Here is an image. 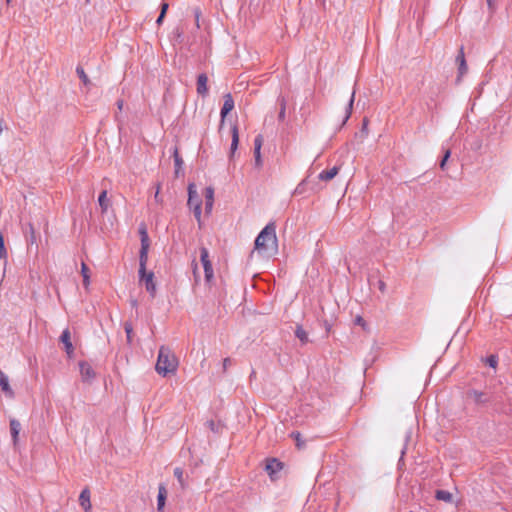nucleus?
<instances>
[{
  "label": "nucleus",
  "instance_id": "nucleus-33",
  "mask_svg": "<svg viewBox=\"0 0 512 512\" xmlns=\"http://www.w3.org/2000/svg\"><path fill=\"white\" fill-rule=\"evenodd\" d=\"M174 161H175V166H176V171L175 172H176V174H178V171H179V169L181 168V166L183 164V160L179 156L177 149L174 150Z\"/></svg>",
  "mask_w": 512,
  "mask_h": 512
},
{
  "label": "nucleus",
  "instance_id": "nucleus-43",
  "mask_svg": "<svg viewBox=\"0 0 512 512\" xmlns=\"http://www.w3.org/2000/svg\"><path fill=\"white\" fill-rule=\"evenodd\" d=\"M123 105H124L123 100H118V101H117V107H118V109H119L120 111L123 109Z\"/></svg>",
  "mask_w": 512,
  "mask_h": 512
},
{
  "label": "nucleus",
  "instance_id": "nucleus-31",
  "mask_svg": "<svg viewBox=\"0 0 512 512\" xmlns=\"http://www.w3.org/2000/svg\"><path fill=\"white\" fill-rule=\"evenodd\" d=\"M124 330L127 336V342L130 344L132 342V333H133V326L130 322L124 323Z\"/></svg>",
  "mask_w": 512,
  "mask_h": 512
},
{
  "label": "nucleus",
  "instance_id": "nucleus-32",
  "mask_svg": "<svg viewBox=\"0 0 512 512\" xmlns=\"http://www.w3.org/2000/svg\"><path fill=\"white\" fill-rule=\"evenodd\" d=\"M280 112L278 115L279 120H284L286 111V100L284 97L279 98Z\"/></svg>",
  "mask_w": 512,
  "mask_h": 512
},
{
  "label": "nucleus",
  "instance_id": "nucleus-10",
  "mask_svg": "<svg viewBox=\"0 0 512 512\" xmlns=\"http://www.w3.org/2000/svg\"><path fill=\"white\" fill-rule=\"evenodd\" d=\"M262 145H263V136L257 135L254 139V157H255V165L258 168L262 166V159H261Z\"/></svg>",
  "mask_w": 512,
  "mask_h": 512
},
{
  "label": "nucleus",
  "instance_id": "nucleus-20",
  "mask_svg": "<svg viewBox=\"0 0 512 512\" xmlns=\"http://www.w3.org/2000/svg\"><path fill=\"white\" fill-rule=\"evenodd\" d=\"M282 469V463L273 458L267 461L266 471L269 475H273Z\"/></svg>",
  "mask_w": 512,
  "mask_h": 512
},
{
  "label": "nucleus",
  "instance_id": "nucleus-14",
  "mask_svg": "<svg viewBox=\"0 0 512 512\" xmlns=\"http://www.w3.org/2000/svg\"><path fill=\"white\" fill-rule=\"evenodd\" d=\"M205 197V210L210 213L214 203V189L212 187H206L204 190Z\"/></svg>",
  "mask_w": 512,
  "mask_h": 512
},
{
  "label": "nucleus",
  "instance_id": "nucleus-35",
  "mask_svg": "<svg viewBox=\"0 0 512 512\" xmlns=\"http://www.w3.org/2000/svg\"><path fill=\"white\" fill-rule=\"evenodd\" d=\"M497 363H498V359L495 355H491L487 358V364L492 367V368H496L497 366Z\"/></svg>",
  "mask_w": 512,
  "mask_h": 512
},
{
  "label": "nucleus",
  "instance_id": "nucleus-47",
  "mask_svg": "<svg viewBox=\"0 0 512 512\" xmlns=\"http://www.w3.org/2000/svg\"><path fill=\"white\" fill-rule=\"evenodd\" d=\"M193 274L195 275V277H197V274H196V267L194 268Z\"/></svg>",
  "mask_w": 512,
  "mask_h": 512
},
{
  "label": "nucleus",
  "instance_id": "nucleus-4",
  "mask_svg": "<svg viewBox=\"0 0 512 512\" xmlns=\"http://www.w3.org/2000/svg\"><path fill=\"white\" fill-rule=\"evenodd\" d=\"M467 398L477 405H486L492 400V396L489 393L475 389H471L467 392Z\"/></svg>",
  "mask_w": 512,
  "mask_h": 512
},
{
  "label": "nucleus",
  "instance_id": "nucleus-44",
  "mask_svg": "<svg viewBox=\"0 0 512 512\" xmlns=\"http://www.w3.org/2000/svg\"><path fill=\"white\" fill-rule=\"evenodd\" d=\"M356 323L359 324V325H364V320L362 317L358 316L356 318Z\"/></svg>",
  "mask_w": 512,
  "mask_h": 512
},
{
  "label": "nucleus",
  "instance_id": "nucleus-34",
  "mask_svg": "<svg viewBox=\"0 0 512 512\" xmlns=\"http://www.w3.org/2000/svg\"><path fill=\"white\" fill-rule=\"evenodd\" d=\"M0 259H7V250L4 246V239L2 234H0Z\"/></svg>",
  "mask_w": 512,
  "mask_h": 512
},
{
  "label": "nucleus",
  "instance_id": "nucleus-29",
  "mask_svg": "<svg viewBox=\"0 0 512 512\" xmlns=\"http://www.w3.org/2000/svg\"><path fill=\"white\" fill-rule=\"evenodd\" d=\"M291 437L295 440L298 449H303L305 447V442L302 440L299 432H292Z\"/></svg>",
  "mask_w": 512,
  "mask_h": 512
},
{
  "label": "nucleus",
  "instance_id": "nucleus-18",
  "mask_svg": "<svg viewBox=\"0 0 512 512\" xmlns=\"http://www.w3.org/2000/svg\"><path fill=\"white\" fill-rule=\"evenodd\" d=\"M21 430V424L16 419L10 420V432L13 440V444L16 445L18 442V436Z\"/></svg>",
  "mask_w": 512,
  "mask_h": 512
},
{
  "label": "nucleus",
  "instance_id": "nucleus-17",
  "mask_svg": "<svg viewBox=\"0 0 512 512\" xmlns=\"http://www.w3.org/2000/svg\"><path fill=\"white\" fill-rule=\"evenodd\" d=\"M167 498V489L164 484H160L158 488V497H157V510L162 511L165 506V501Z\"/></svg>",
  "mask_w": 512,
  "mask_h": 512
},
{
  "label": "nucleus",
  "instance_id": "nucleus-13",
  "mask_svg": "<svg viewBox=\"0 0 512 512\" xmlns=\"http://www.w3.org/2000/svg\"><path fill=\"white\" fill-rule=\"evenodd\" d=\"M150 247H141L139 251V276H143L146 271L148 252Z\"/></svg>",
  "mask_w": 512,
  "mask_h": 512
},
{
  "label": "nucleus",
  "instance_id": "nucleus-26",
  "mask_svg": "<svg viewBox=\"0 0 512 512\" xmlns=\"http://www.w3.org/2000/svg\"><path fill=\"white\" fill-rule=\"evenodd\" d=\"M81 274L83 276V285L85 287H88V285L90 283L89 268L84 262H82V265H81Z\"/></svg>",
  "mask_w": 512,
  "mask_h": 512
},
{
  "label": "nucleus",
  "instance_id": "nucleus-16",
  "mask_svg": "<svg viewBox=\"0 0 512 512\" xmlns=\"http://www.w3.org/2000/svg\"><path fill=\"white\" fill-rule=\"evenodd\" d=\"M79 503L86 512L90 511L91 502H90V491L88 488L83 489L82 492L80 493Z\"/></svg>",
  "mask_w": 512,
  "mask_h": 512
},
{
  "label": "nucleus",
  "instance_id": "nucleus-9",
  "mask_svg": "<svg viewBox=\"0 0 512 512\" xmlns=\"http://www.w3.org/2000/svg\"><path fill=\"white\" fill-rule=\"evenodd\" d=\"M224 99V103H223V106H222V109H221V126L223 125L224 123V120H225V117L227 116V114L229 112H231L234 108V99L232 97V95L230 93H227L224 95L223 97Z\"/></svg>",
  "mask_w": 512,
  "mask_h": 512
},
{
  "label": "nucleus",
  "instance_id": "nucleus-8",
  "mask_svg": "<svg viewBox=\"0 0 512 512\" xmlns=\"http://www.w3.org/2000/svg\"><path fill=\"white\" fill-rule=\"evenodd\" d=\"M79 369H80V374H81V377H82L83 381H91L96 376V373H95L94 369L86 361H81L79 363Z\"/></svg>",
  "mask_w": 512,
  "mask_h": 512
},
{
  "label": "nucleus",
  "instance_id": "nucleus-21",
  "mask_svg": "<svg viewBox=\"0 0 512 512\" xmlns=\"http://www.w3.org/2000/svg\"><path fill=\"white\" fill-rule=\"evenodd\" d=\"M231 133H232V142H231V147H230V156L232 157L234 155L235 151L237 150L238 144H239V134H238L237 125H233V127L231 129Z\"/></svg>",
  "mask_w": 512,
  "mask_h": 512
},
{
  "label": "nucleus",
  "instance_id": "nucleus-28",
  "mask_svg": "<svg viewBox=\"0 0 512 512\" xmlns=\"http://www.w3.org/2000/svg\"><path fill=\"white\" fill-rule=\"evenodd\" d=\"M76 73H77V75L79 76V78L81 79V81L83 82L84 85L87 86V85L90 84V80H89L87 74L85 73L84 69L81 66H77Z\"/></svg>",
  "mask_w": 512,
  "mask_h": 512
},
{
  "label": "nucleus",
  "instance_id": "nucleus-38",
  "mask_svg": "<svg viewBox=\"0 0 512 512\" xmlns=\"http://www.w3.org/2000/svg\"><path fill=\"white\" fill-rule=\"evenodd\" d=\"M168 7H169V5H168V3H166V2H163V3L161 4V12H160V14H162V17H165L166 12H167V10H168Z\"/></svg>",
  "mask_w": 512,
  "mask_h": 512
},
{
  "label": "nucleus",
  "instance_id": "nucleus-15",
  "mask_svg": "<svg viewBox=\"0 0 512 512\" xmlns=\"http://www.w3.org/2000/svg\"><path fill=\"white\" fill-rule=\"evenodd\" d=\"M208 77L206 74H200L197 78V93L201 96H205L208 92L207 87Z\"/></svg>",
  "mask_w": 512,
  "mask_h": 512
},
{
  "label": "nucleus",
  "instance_id": "nucleus-48",
  "mask_svg": "<svg viewBox=\"0 0 512 512\" xmlns=\"http://www.w3.org/2000/svg\"><path fill=\"white\" fill-rule=\"evenodd\" d=\"M11 0H6L7 3H10Z\"/></svg>",
  "mask_w": 512,
  "mask_h": 512
},
{
  "label": "nucleus",
  "instance_id": "nucleus-25",
  "mask_svg": "<svg viewBox=\"0 0 512 512\" xmlns=\"http://www.w3.org/2000/svg\"><path fill=\"white\" fill-rule=\"evenodd\" d=\"M295 335L302 344H306L308 342V334L301 326H297Z\"/></svg>",
  "mask_w": 512,
  "mask_h": 512
},
{
  "label": "nucleus",
  "instance_id": "nucleus-6",
  "mask_svg": "<svg viewBox=\"0 0 512 512\" xmlns=\"http://www.w3.org/2000/svg\"><path fill=\"white\" fill-rule=\"evenodd\" d=\"M456 63L458 64V76L456 78L457 83L461 82L462 77L467 73L468 66L465 60L464 48L461 47L459 49L458 55L456 57Z\"/></svg>",
  "mask_w": 512,
  "mask_h": 512
},
{
  "label": "nucleus",
  "instance_id": "nucleus-41",
  "mask_svg": "<svg viewBox=\"0 0 512 512\" xmlns=\"http://www.w3.org/2000/svg\"><path fill=\"white\" fill-rule=\"evenodd\" d=\"M489 9L493 10L495 7L494 0H487Z\"/></svg>",
  "mask_w": 512,
  "mask_h": 512
},
{
  "label": "nucleus",
  "instance_id": "nucleus-5",
  "mask_svg": "<svg viewBox=\"0 0 512 512\" xmlns=\"http://www.w3.org/2000/svg\"><path fill=\"white\" fill-rule=\"evenodd\" d=\"M200 259L205 272V279L207 282H210L213 278V268L212 264L209 260V252L206 248H201L200 250Z\"/></svg>",
  "mask_w": 512,
  "mask_h": 512
},
{
  "label": "nucleus",
  "instance_id": "nucleus-22",
  "mask_svg": "<svg viewBox=\"0 0 512 512\" xmlns=\"http://www.w3.org/2000/svg\"><path fill=\"white\" fill-rule=\"evenodd\" d=\"M338 172H339V167L334 166L333 168H331L329 170L322 171L318 175V178L322 181H330L338 174Z\"/></svg>",
  "mask_w": 512,
  "mask_h": 512
},
{
  "label": "nucleus",
  "instance_id": "nucleus-36",
  "mask_svg": "<svg viewBox=\"0 0 512 512\" xmlns=\"http://www.w3.org/2000/svg\"><path fill=\"white\" fill-rule=\"evenodd\" d=\"M450 150H447L443 156V159L440 162V168L443 170L445 168L446 162L448 158L450 157Z\"/></svg>",
  "mask_w": 512,
  "mask_h": 512
},
{
  "label": "nucleus",
  "instance_id": "nucleus-11",
  "mask_svg": "<svg viewBox=\"0 0 512 512\" xmlns=\"http://www.w3.org/2000/svg\"><path fill=\"white\" fill-rule=\"evenodd\" d=\"M60 341L64 344L65 351H66L67 355L69 357H71L74 352V347L71 342V334H70L69 329H65L62 332V334L60 336Z\"/></svg>",
  "mask_w": 512,
  "mask_h": 512
},
{
  "label": "nucleus",
  "instance_id": "nucleus-42",
  "mask_svg": "<svg viewBox=\"0 0 512 512\" xmlns=\"http://www.w3.org/2000/svg\"><path fill=\"white\" fill-rule=\"evenodd\" d=\"M208 426L209 428L212 430V431H215V422L214 421H209L208 423Z\"/></svg>",
  "mask_w": 512,
  "mask_h": 512
},
{
  "label": "nucleus",
  "instance_id": "nucleus-45",
  "mask_svg": "<svg viewBox=\"0 0 512 512\" xmlns=\"http://www.w3.org/2000/svg\"><path fill=\"white\" fill-rule=\"evenodd\" d=\"M163 19H164V17H162V14H160V15L158 16L157 20H156V23H157L158 25H161V24H162V22H163Z\"/></svg>",
  "mask_w": 512,
  "mask_h": 512
},
{
  "label": "nucleus",
  "instance_id": "nucleus-27",
  "mask_svg": "<svg viewBox=\"0 0 512 512\" xmlns=\"http://www.w3.org/2000/svg\"><path fill=\"white\" fill-rule=\"evenodd\" d=\"M435 497L438 500H443L445 502H450L452 500L451 493L445 490H437Z\"/></svg>",
  "mask_w": 512,
  "mask_h": 512
},
{
  "label": "nucleus",
  "instance_id": "nucleus-39",
  "mask_svg": "<svg viewBox=\"0 0 512 512\" xmlns=\"http://www.w3.org/2000/svg\"><path fill=\"white\" fill-rule=\"evenodd\" d=\"M160 189H161L160 184H157L156 192H155V196H154L156 202H161L162 201V199L159 197Z\"/></svg>",
  "mask_w": 512,
  "mask_h": 512
},
{
  "label": "nucleus",
  "instance_id": "nucleus-3",
  "mask_svg": "<svg viewBox=\"0 0 512 512\" xmlns=\"http://www.w3.org/2000/svg\"><path fill=\"white\" fill-rule=\"evenodd\" d=\"M188 206L193 209V213L195 218L197 219L199 225H201V198L198 195L196 185L194 183H190L188 185Z\"/></svg>",
  "mask_w": 512,
  "mask_h": 512
},
{
  "label": "nucleus",
  "instance_id": "nucleus-7",
  "mask_svg": "<svg viewBox=\"0 0 512 512\" xmlns=\"http://www.w3.org/2000/svg\"><path fill=\"white\" fill-rule=\"evenodd\" d=\"M140 281L144 283L147 292L150 293L152 297L156 294V284L154 282V273L145 271L143 276H139Z\"/></svg>",
  "mask_w": 512,
  "mask_h": 512
},
{
  "label": "nucleus",
  "instance_id": "nucleus-2",
  "mask_svg": "<svg viewBox=\"0 0 512 512\" xmlns=\"http://www.w3.org/2000/svg\"><path fill=\"white\" fill-rule=\"evenodd\" d=\"M178 367V360L174 353L166 346H161L158 353L156 371L159 375L167 376L175 373Z\"/></svg>",
  "mask_w": 512,
  "mask_h": 512
},
{
  "label": "nucleus",
  "instance_id": "nucleus-1",
  "mask_svg": "<svg viewBox=\"0 0 512 512\" xmlns=\"http://www.w3.org/2000/svg\"><path fill=\"white\" fill-rule=\"evenodd\" d=\"M255 250L261 256H271L277 253L278 240L275 223L267 224L258 234L255 239Z\"/></svg>",
  "mask_w": 512,
  "mask_h": 512
},
{
  "label": "nucleus",
  "instance_id": "nucleus-40",
  "mask_svg": "<svg viewBox=\"0 0 512 512\" xmlns=\"http://www.w3.org/2000/svg\"><path fill=\"white\" fill-rule=\"evenodd\" d=\"M231 364H232V360H231L230 358H225V359L223 360V369H224V371H226V370H227V368H228L229 366H231Z\"/></svg>",
  "mask_w": 512,
  "mask_h": 512
},
{
  "label": "nucleus",
  "instance_id": "nucleus-19",
  "mask_svg": "<svg viewBox=\"0 0 512 512\" xmlns=\"http://www.w3.org/2000/svg\"><path fill=\"white\" fill-rule=\"evenodd\" d=\"M98 203L101 208V212L104 214L108 211V208L111 206L110 199L107 198V191L104 190L100 193L98 197Z\"/></svg>",
  "mask_w": 512,
  "mask_h": 512
},
{
  "label": "nucleus",
  "instance_id": "nucleus-23",
  "mask_svg": "<svg viewBox=\"0 0 512 512\" xmlns=\"http://www.w3.org/2000/svg\"><path fill=\"white\" fill-rule=\"evenodd\" d=\"M141 247H150V239L147 233L146 226L144 224L139 227Z\"/></svg>",
  "mask_w": 512,
  "mask_h": 512
},
{
  "label": "nucleus",
  "instance_id": "nucleus-12",
  "mask_svg": "<svg viewBox=\"0 0 512 512\" xmlns=\"http://www.w3.org/2000/svg\"><path fill=\"white\" fill-rule=\"evenodd\" d=\"M0 387L8 398L14 397V391L9 384L8 376L2 370H0Z\"/></svg>",
  "mask_w": 512,
  "mask_h": 512
},
{
  "label": "nucleus",
  "instance_id": "nucleus-49",
  "mask_svg": "<svg viewBox=\"0 0 512 512\" xmlns=\"http://www.w3.org/2000/svg\"><path fill=\"white\" fill-rule=\"evenodd\" d=\"M86 2H89V0H86Z\"/></svg>",
  "mask_w": 512,
  "mask_h": 512
},
{
  "label": "nucleus",
  "instance_id": "nucleus-24",
  "mask_svg": "<svg viewBox=\"0 0 512 512\" xmlns=\"http://www.w3.org/2000/svg\"><path fill=\"white\" fill-rule=\"evenodd\" d=\"M174 476L177 478L180 486L182 489H185L187 487V483L185 482V479H184V471L177 467L174 469Z\"/></svg>",
  "mask_w": 512,
  "mask_h": 512
},
{
  "label": "nucleus",
  "instance_id": "nucleus-37",
  "mask_svg": "<svg viewBox=\"0 0 512 512\" xmlns=\"http://www.w3.org/2000/svg\"><path fill=\"white\" fill-rule=\"evenodd\" d=\"M200 15H201L200 9L199 8H195L194 9V16H195V23H196L197 28H200V23H199Z\"/></svg>",
  "mask_w": 512,
  "mask_h": 512
},
{
  "label": "nucleus",
  "instance_id": "nucleus-46",
  "mask_svg": "<svg viewBox=\"0 0 512 512\" xmlns=\"http://www.w3.org/2000/svg\"><path fill=\"white\" fill-rule=\"evenodd\" d=\"M384 286H385V285H384V283H383V282H380V285H379L380 290H383V289H384Z\"/></svg>",
  "mask_w": 512,
  "mask_h": 512
},
{
  "label": "nucleus",
  "instance_id": "nucleus-30",
  "mask_svg": "<svg viewBox=\"0 0 512 512\" xmlns=\"http://www.w3.org/2000/svg\"><path fill=\"white\" fill-rule=\"evenodd\" d=\"M354 97H355V91L352 92L351 98H350L349 103L347 105L344 123L349 119V117H350V115L352 113L353 104H354Z\"/></svg>",
  "mask_w": 512,
  "mask_h": 512
}]
</instances>
